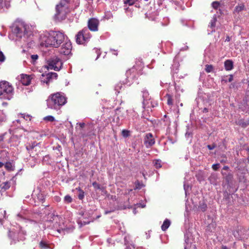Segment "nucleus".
I'll return each instance as SVG.
<instances>
[{"mask_svg":"<svg viewBox=\"0 0 249 249\" xmlns=\"http://www.w3.org/2000/svg\"><path fill=\"white\" fill-rule=\"evenodd\" d=\"M12 35L16 36V40L26 39L32 35L31 27L27 25L24 22L20 20L16 21L11 27Z\"/></svg>","mask_w":249,"mask_h":249,"instance_id":"obj_1","label":"nucleus"},{"mask_svg":"<svg viewBox=\"0 0 249 249\" xmlns=\"http://www.w3.org/2000/svg\"><path fill=\"white\" fill-rule=\"evenodd\" d=\"M65 38L64 33L59 31H51L48 36H44L41 38L40 45L46 47H53L58 48L65 41Z\"/></svg>","mask_w":249,"mask_h":249,"instance_id":"obj_2","label":"nucleus"},{"mask_svg":"<svg viewBox=\"0 0 249 249\" xmlns=\"http://www.w3.org/2000/svg\"><path fill=\"white\" fill-rule=\"evenodd\" d=\"M46 102L48 108L58 111L66 103L67 99L63 93L57 92L51 94Z\"/></svg>","mask_w":249,"mask_h":249,"instance_id":"obj_3","label":"nucleus"},{"mask_svg":"<svg viewBox=\"0 0 249 249\" xmlns=\"http://www.w3.org/2000/svg\"><path fill=\"white\" fill-rule=\"evenodd\" d=\"M14 89L9 82H0V99L10 100L13 96Z\"/></svg>","mask_w":249,"mask_h":249,"instance_id":"obj_4","label":"nucleus"},{"mask_svg":"<svg viewBox=\"0 0 249 249\" xmlns=\"http://www.w3.org/2000/svg\"><path fill=\"white\" fill-rule=\"evenodd\" d=\"M55 14L53 18L56 21H61L66 18L68 6L58 4L55 6Z\"/></svg>","mask_w":249,"mask_h":249,"instance_id":"obj_5","label":"nucleus"},{"mask_svg":"<svg viewBox=\"0 0 249 249\" xmlns=\"http://www.w3.org/2000/svg\"><path fill=\"white\" fill-rule=\"evenodd\" d=\"M91 35L88 28H85L79 31L76 36V42L77 44L85 45L88 42Z\"/></svg>","mask_w":249,"mask_h":249,"instance_id":"obj_6","label":"nucleus"},{"mask_svg":"<svg viewBox=\"0 0 249 249\" xmlns=\"http://www.w3.org/2000/svg\"><path fill=\"white\" fill-rule=\"evenodd\" d=\"M47 65L48 69L58 71L61 69L62 62L59 58L54 56L47 61Z\"/></svg>","mask_w":249,"mask_h":249,"instance_id":"obj_7","label":"nucleus"},{"mask_svg":"<svg viewBox=\"0 0 249 249\" xmlns=\"http://www.w3.org/2000/svg\"><path fill=\"white\" fill-rule=\"evenodd\" d=\"M58 51L60 53L67 55L69 54L71 50L72 46L70 40L66 37V39H65V41L60 45V46L59 47Z\"/></svg>","mask_w":249,"mask_h":249,"instance_id":"obj_8","label":"nucleus"},{"mask_svg":"<svg viewBox=\"0 0 249 249\" xmlns=\"http://www.w3.org/2000/svg\"><path fill=\"white\" fill-rule=\"evenodd\" d=\"M144 144L147 148L153 145L155 143L153 134L151 133H146L144 136Z\"/></svg>","mask_w":249,"mask_h":249,"instance_id":"obj_9","label":"nucleus"},{"mask_svg":"<svg viewBox=\"0 0 249 249\" xmlns=\"http://www.w3.org/2000/svg\"><path fill=\"white\" fill-rule=\"evenodd\" d=\"M99 21L95 18H90L88 21V29L91 31L96 32L98 30Z\"/></svg>","mask_w":249,"mask_h":249,"instance_id":"obj_10","label":"nucleus"},{"mask_svg":"<svg viewBox=\"0 0 249 249\" xmlns=\"http://www.w3.org/2000/svg\"><path fill=\"white\" fill-rule=\"evenodd\" d=\"M142 107L145 108L147 106H149V101L151 100V97L149 96L148 91L145 89H143L142 91Z\"/></svg>","mask_w":249,"mask_h":249,"instance_id":"obj_11","label":"nucleus"},{"mask_svg":"<svg viewBox=\"0 0 249 249\" xmlns=\"http://www.w3.org/2000/svg\"><path fill=\"white\" fill-rule=\"evenodd\" d=\"M125 75L126 78L124 84H128V85H130L135 78L136 72L134 71V70L133 69L129 70L126 71Z\"/></svg>","mask_w":249,"mask_h":249,"instance_id":"obj_12","label":"nucleus"},{"mask_svg":"<svg viewBox=\"0 0 249 249\" xmlns=\"http://www.w3.org/2000/svg\"><path fill=\"white\" fill-rule=\"evenodd\" d=\"M57 74L55 72H49L46 74L45 79H42L41 82L48 85L53 79H56L57 77Z\"/></svg>","mask_w":249,"mask_h":249,"instance_id":"obj_13","label":"nucleus"},{"mask_svg":"<svg viewBox=\"0 0 249 249\" xmlns=\"http://www.w3.org/2000/svg\"><path fill=\"white\" fill-rule=\"evenodd\" d=\"M33 195H36L38 200L43 201L45 200V194L42 192L39 187L36 188V190L33 191Z\"/></svg>","mask_w":249,"mask_h":249,"instance_id":"obj_14","label":"nucleus"},{"mask_svg":"<svg viewBox=\"0 0 249 249\" xmlns=\"http://www.w3.org/2000/svg\"><path fill=\"white\" fill-rule=\"evenodd\" d=\"M20 80L23 85L28 86L31 83V78L30 75L22 74L20 75Z\"/></svg>","mask_w":249,"mask_h":249,"instance_id":"obj_15","label":"nucleus"},{"mask_svg":"<svg viewBox=\"0 0 249 249\" xmlns=\"http://www.w3.org/2000/svg\"><path fill=\"white\" fill-rule=\"evenodd\" d=\"M222 174L223 176L224 179L225 180L226 182L229 184L231 182L232 179V175L229 172H224L222 171Z\"/></svg>","mask_w":249,"mask_h":249,"instance_id":"obj_16","label":"nucleus"},{"mask_svg":"<svg viewBox=\"0 0 249 249\" xmlns=\"http://www.w3.org/2000/svg\"><path fill=\"white\" fill-rule=\"evenodd\" d=\"M224 67L226 71H230L233 68V62L231 60H226L224 62Z\"/></svg>","mask_w":249,"mask_h":249,"instance_id":"obj_17","label":"nucleus"},{"mask_svg":"<svg viewBox=\"0 0 249 249\" xmlns=\"http://www.w3.org/2000/svg\"><path fill=\"white\" fill-rule=\"evenodd\" d=\"M216 21H217L216 16L215 15H214L213 16L212 19H211V22L210 23V25H209V28H210L211 29V30L210 31L211 33L215 32L214 28L215 27V24H216Z\"/></svg>","mask_w":249,"mask_h":249,"instance_id":"obj_18","label":"nucleus"},{"mask_svg":"<svg viewBox=\"0 0 249 249\" xmlns=\"http://www.w3.org/2000/svg\"><path fill=\"white\" fill-rule=\"evenodd\" d=\"M245 10V6L243 3L238 4L234 9V14H239L240 12Z\"/></svg>","mask_w":249,"mask_h":249,"instance_id":"obj_19","label":"nucleus"},{"mask_svg":"<svg viewBox=\"0 0 249 249\" xmlns=\"http://www.w3.org/2000/svg\"><path fill=\"white\" fill-rule=\"evenodd\" d=\"M170 224H171L170 221L168 219H166L164 221L162 225H161V228L162 230L163 231H165L169 228Z\"/></svg>","mask_w":249,"mask_h":249,"instance_id":"obj_20","label":"nucleus"},{"mask_svg":"<svg viewBox=\"0 0 249 249\" xmlns=\"http://www.w3.org/2000/svg\"><path fill=\"white\" fill-rule=\"evenodd\" d=\"M207 208V205L204 201H200L198 205V209L202 212H205Z\"/></svg>","mask_w":249,"mask_h":249,"instance_id":"obj_21","label":"nucleus"},{"mask_svg":"<svg viewBox=\"0 0 249 249\" xmlns=\"http://www.w3.org/2000/svg\"><path fill=\"white\" fill-rule=\"evenodd\" d=\"M233 75L230 74L227 76H224L222 79V81L227 83L228 82H231L233 80Z\"/></svg>","mask_w":249,"mask_h":249,"instance_id":"obj_22","label":"nucleus"},{"mask_svg":"<svg viewBox=\"0 0 249 249\" xmlns=\"http://www.w3.org/2000/svg\"><path fill=\"white\" fill-rule=\"evenodd\" d=\"M4 167L8 171H13L14 170L12 163L10 162H7L5 164Z\"/></svg>","mask_w":249,"mask_h":249,"instance_id":"obj_23","label":"nucleus"},{"mask_svg":"<svg viewBox=\"0 0 249 249\" xmlns=\"http://www.w3.org/2000/svg\"><path fill=\"white\" fill-rule=\"evenodd\" d=\"M154 164L156 168H160L161 167V161L160 160H156L154 161Z\"/></svg>","mask_w":249,"mask_h":249,"instance_id":"obj_24","label":"nucleus"},{"mask_svg":"<svg viewBox=\"0 0 249 249\" xmlns=\"http://www.w3.org/2000/svg\"><path fill=\"white\" fill-rule=\"evenodd\" d=\"M79 191L78 197L80 200H82L84 197V192L81 190L80 188H77Z\"/></svg>","mask_w":249,"mask_h":249,"instance_id":"obj_25","label":"nucleus"},{"mask_svg":"<svg viewBox=\"0 0 249 249\" xmlns=\"http://www.w3.org/2000/svg\"><path fill=\"white\" fill-rule=\"evenodd\" d=\"M123 88V84L122 83H118L115 87V90L116 91L119 93L120 92V90Z\"/></svg>","mask_w":249,"mask_h":249,"instance_id":"obj_26","label":"nucleus"},{"mask_svg":"<svg viewBox=\"0 0 249 249\" xmlns=\"http://www.w3.org/2000/svg\"><path fill=\"white\" fill-rule=\"evenodd\" d=\"M212 6L213 9L217 10L220 6V3L217 1H214L212 2Z\"/></svg>","mask_w":249,"mask_h":249,"instance_id":"obj_27","label":"nucleus"},{"mask_svg":"<svg viewBox=\"0 0 249 249\" xmlns=\"http://www.w3.org/2000/svg\"><path fill=\"white\" fill-rule=\"evenodd\" d=\"M238 124L240 126H241L242 127H245L247 126L249 124L248 122H245V121H244L243 120H240L239 121Z\"/></svg>","mask_w":249,"mask_h":249,"instance_id":"obj_28","label":"nucleus"},{"mask_svg":"<svg viewBox=\"0 0 249 249\" xmlns=\"http://www.w3.org/2000/svg\"><path fill=\"white\" fill-rule=\"evenodd\" d=\"M4 6L8 8L9 6V4L8 3L6 4L3 0H0V9H2Z\"/></svg>","mask_w":249,"mask_h":249,"instance_id":"obj_29","label":"nucleus"},{"mask_svg":"<svg viewBox=\"0 0 249 249\" xmlns=\"http://www.w3.org/2000/svg\"><path fill=\"white\" fill-rule=\"evenodd\" d=\"M64 201L67 203H70L72 201V198L69 195H67L64 197Z\"/></svg>","mask_w":249,"mask_h":249,"instance_id":"obj_30","label":"nucleus"},{"mask_svg":"<svg viewBox=\"0 0 249 249\" xmlns=\"http://www.w3.org/2000/svg\"><path fill=\"white\" fill-rule=\"evenodd\" d=\"M209 180L212 184H215V181L216 180V176L214 175H211L209 177Z\"/></svg>","mask_w":249,"mask_h":249,"instance_id":"obj_31","label":"nucleus"},{"mask_svg":"<svg viewBox=\"0 0 249 249\" xmlns=\"http://www.w3.org/2000/svg\"><path fill=\"white\" fill-rule=\"evenodd\" d=\"M44 120L45 121H49V122H53L54 121V118L51 115L46 116L44 117Z\"/></svg>","mask_w":249,"mask_h":249,"instance_id":"obj_32","label":"nucleus"},{"mask_svg":"<svg viewBox=\"0 0 249 249\" xmlns=\"http://www.w3.org/2000/svg\"><path fill=\"white\" fill-rule=\"evenodd\" d=\"M213 70V67L211 65H206L205 68V71L207 72H211Z\"/></svg>","mask_w":249,"mask_h":249,"instance_id":"obj_33","label":"nucleus"},{"mask_svg":"<svg viewBox=\"0 0 249 249\" xmlns=\"http://www.w3.org/2000/svg\"><path fill=\"white\" fill-rule=\"evenodd\" d=\"M70 2V0H61L59 4L64 5L68 6L69 3Z\"/></svg>","mask_w":249,"mask_h":249,"instance_id":"obj_34","label":"nucleus"},{"mask_svg":"<svg viewBox=\"0 0 249 249\" xmlns=\"http://www.w3.org/2000/svg\"><path fill=\"white\" fill-rule=\"evenodd\" d=\"M167 104L168 105H172L173 104V100L172 96L170 94H167Z\"/></svg>","mask_w":249,"mask_h":249,"instance_id":"obj_35","label":"nucleus"},{"mask_svg":"<svg viewBox=\"0 0 249 249\" xmlns=\"http://www.w3.org/2000/svg\"><path fill=\"white\" fill-rule=\"evenodd\" d=\"M138 0H126L124 3L125 4H128L129 5H132L135 2Z\"/></svg>","mask_w":249,"mask_h":249,"instance_id":"obj_36","label":"nucleus"},{"mask_svg":"<svg viewBox=\"0 0 249 249\" xmlns=\"http://www.w3.org/2000/svg\"><path fill=\"white\" fill-rule=\"evenodd\" d=\"M122 134L124 137H127L129 135V131L127 130L124 129L122 131Z\"/></svg>","mask_w":249,"mask_h":249,"instance_id":"obj_37","label":"nucleus"},{"mask_svg":"<svg viewBox=\"0 0 249 249\" xmlns=\"http://www.w3.org/2000/svg\"><path fill=\"white\" fill-rule=\"evenodd\" d=\"M22 117L25 119L26 120H27L28 119H29V120H31V116L30 115L28 114H21Z\"/></svg>","mask_w":249,"mask_h":249,"instance_id":"obj_38","label":"nucleus"},{"mask_svg":"<svg viewBox=\"0 0 249 249\" xmlns=\"http://www.w3.org/2000/svg\"><path fill=\"white\" fill-rule=\"evenodd\" d=\"M5 59V57L3 53L0 51V62H4Z\"/></svg>","mask_w":249,"mask_h":249,"instance_id":"obj_39","label":"nucleus"},{"mask_svg":"<svg viewBox=\"0 0 249 249\" xmlns=\"http://www.w3.org/2000/svg\"><path fill=\"white\" fill-rule=\"evenodd\" d=\"M35 146L36 145L35 144H32V145L26 146V149L29 152H30V151L33 149Z\"/></svg>","mask_w":249,"mask_h":249,"instance_id":"obj_40","label":"nucleus"},{"mask_svg":"<svg viewBox=\"0 0 249 249\" xmlns=\"http://www.w3.org/2000/svg\"><path fill=\"white\" fill-rule=\"evenodd\" d=\"M243 102H246V106L245 107V109H249V99H248L247 98H244L243 100Z\"/></svg>","mask_w":249,"mask_h":249,"instance_id":"obj_41","label":"nucleus"},{"mask_svg":"<svg viewBox=\"0 0 249 249\" xmlns=\"http://www.w3.org/2000/svg\"><path fill=\"white\" fill-rule=\"evenodd\" d=\"M219 167H220V164L219 163L213 164L212 165L213 169L215 171L219 169Z\"/></svg>","mask_w":249,"mask_h":249,"instance_id":"obj_42","label":"nucleus"},{"mask_svg":"<svg viewBox=\"0 0 249 249\" xmlns=\"http://www.w3.org/2000/svg\"><path fill=\"white\" fill-rule=\"evenodd\" d=\"M93 186L97 189H100V185L99 184L97 183L96 182H94L92 183Z\"/></svg>","mask_w":249,"mask_h":249,"instance_id":"obj_43","label":"nucleus"},{"mask_svg":"<svg viewBox=\"0 0 249 249\" xmlns=\"http://www.w3.org/2000/svg\"><path fill=\"white\" fill-rule=\"evenodd\" d=\"M234 237H235L236 238H238V239H240V238H241V237L240 236V235L239 234V232H238V231H234L233 233Z\"/></svg>","mask_w":249,"mask_h":249,"instance_id":"obj_44","label":"nucleus"},{"mask_svg":"<svg viewBox=\"0 0 249 249\" xmlns=\"http://www.w3.org/2000/svg\"><path fill=\"white\" fill-rule=\"evenodd\" d=\"M6 211H3V218L0 217V223H1V224H2V223H3V219H5V218H6Z\"/></svg>","mask_w":249,"mask_h":249,"instance_id":"obj_45","label":"nucleus"},{"mask_svg":"<svg viewBox=\"0 0 249 249\" xmlns=\"http://www.w3.org/2000/svg\"><path fill=\"white\" fill-rule=\"evenodd\" d=\"M39 246H40V247H41L42 248H47V244L44 242H43V241H41L40 242Z\"/></svg>","mask_w":249,"mask_h":249,"instance_id":"obj_46","label":"nucleus"},{"mask_svg":"<svg viewBox=\"0 0 249 249\" xmlns=\"http://www.w3.org/2000/svg\"><path fill=\"white\" fill-rule=\"evenodd\" d=\"M38 58V56L37 54H33L31 55V58L33 61H36Z\"/></svg>","mask_w":249,"mask_h":249,"instance_id":"obj_47","label":"nucleus"},{"mask_svg":"<svg viewBox=\"0 0 249 249\" xmlns=\"http://www.w3.org/2000/svg\"><path fill=\"white\" fill-rule=\"evenodd\" d=\"M216 147V145L214 144L212 145H208L207 147L209 150H213Z\"/></svg>","mask_w":249,"mask_h":249,"instance_id":"obj_48","label":"nucleus"},{"mask_svg":"<svg viewBox=\"0 0 249 249\" xmlns=\"http://www.w3.org/2000/svg\"><path fill=\"white\" fill-rule=\"evenodd\" d=\"M94 50H95V53H97V57H96V59H97L99 58V57L100 56L101 53H100V51L99 50H98L97 49H94Z\"/></svg>","mask_w":249,"mask_h":249,"instance_id":"obj_49","label":"nucleus"},{"mask_svg":"<svg viewBox=\"0 0 249 249\" xmlns=\"http://www.w3.org/2000/svg\"><path fill=\"white\" fill-rule=\"evenodd\" d=\"M10 187V185L8 182H5L4 183V185L3 186V188L4 189H8Z\"/></svg>","mask_w":249,"mask_h":249,"instance_id":"obj_50","label":"nucleus"},{"mask_svg":"<svg viewBox=\"0 0 249 249\" xmlns=\"http://www.w3.org/2000/svg\"><path fill=\"white\" fill-rule=\"evenodd\" d=\"M192 136V133L191 132H189L188 130L186 131L185 133V137L186 138H189V137Z\"/></svg>","mask_w":249,"mask_h":249,"instance_id":"obj_51","label":"nucleus"},{"mask_svg":"<svg viewBox=\"0 0 249 249\" xmlns=\"http://www.w3.org/2000/svg\"><path fill=\"white\" fill-rule=\"evenodd\" d=\"M189 49V47L188 46L186 45L184 47H182L181 48H180V51H187Z\"/></svg>","mask_w":249,"mask_h":249,"instance_id":"obj_52","label":"nucleus"},{"mask_svg":"<svg viewBox=\"0 0 249 249\" xmlns=\"http://www.w3.org/2000/svg\"><path fill=\"white\" fill-rule=\"evenodd\" d=\"M229 169V167L228 166H224L223 167L222 170H225L228 172V170Z\"/></svg>","mask_w":249,"mask_h":249,"instance_id":"obj_53","label":"nucleus"},{"mask_svg":"<svg viewBox=\"0 0 249 249\" xmlns=\"http://www.w3.org/2000/svg\"><path fill=\"white\" fill-rule=\"evenodd\" d=\"M79 125L81 128H83L85 125V124L84 123H79Z\"/></svg>","mask_w":249,"mask_h":249,"instance_id":"obj_54","label":"nucleus"},{"mask_svg":"<svg viewBox=\"0 0 249 249\" xmlns=\"http://www.w3.org/2000/svg\"><path fill=\"white\" fill-rule=\"evenodd\" d=\"M110 51L112 53L115 55H117L118 53L116 52V51L113 50L112 49H110Z\"/></svg>","mask_w":249,"mask_h":249,"instance_id":"obj_55","label":"nucleus"},{"mask_svg":"<svg viewBox=\"0 0 249 249\" xmlns=\"http://www.w3.org/2000/svg\"><path fill=\"white\" fill-rule=\"evenodd\" d=\"M202 112H203V113H207V112H208V108H206V107H204V108H203V110H202Z\"/></svg>","mask_w":249,"mask_h":249,"instance_id":"obj_56","label":"nucleus"},{"mask_svg":"<svg viewBox=\"0 0 249 249\" xmlns=\"http://www.w3.org/2000/svg\"><path fill=\"white\" fill-rule=\"evenodd\" d=\"M221 249H230L228 248L226 246L222 245L221 248Z\"/></svg>","mask_w":249,"mask_h":249,"instance_id":"obj_57","label":"nucleus"},{"mask_svg":"<svg viewBox=\"0 0 249 249\" xmlns=\"http://www.w3.org/2000/svg\"><path fill=\"white\" fill-rule=\"evenodd\" d=\"M218 10H219V14H220V15H222V14H223L222 10H221L220 9H219Z\"/></svg>","mask_w":249,"mask_h":249,"instance_id":"obj_58","label":"nucleus"},{"mask_svg":"<svg viewBox=\"0 0 249 249\" xmlns=\"http://www.w3.org/2000/svg\"><path fill=\"white\" fill-rule=\"evenodd\" d=\"M3 165H4V164L2 162H0V168L2 167Z\"/></svg>","mask_w":249,"mask_h":249,"instance_id":"obj_59","label":"nucleus"},{"mask_svg":"<svg viewBox=\"0 0 249 249\" xmlns=\"http://www.w3.org/2000/svg\"><path fill=\"white\" fill-rule=\"evenodd\" d=\"M137 185H138V186H137L136 188H140V186H140L139 183H138Z\"/></svg>","mask_w":249,"mask_h":249,"instance_id":"obj_60","label":"nucleus"},{"mask_svg":"<svg viewBox=\"0 0 249 249\" xmlns=\"http://www.w3.org/2000/svg\"><path fill=\"white\" fill-rule=\"evenodd\" d=\"M226 41H230V38H229V37H227V38H226Z\"/></svg>","mask_w":249,"mask_h":249,"instance_id":"obj_61","label":"nucleus"},{"mask_svg":"<svg viewBox=\"0 0 249 249\" xmlns=\"http://www.w3.org/2000/svg\"><path fill=\"white\" fill-rule=\"evenodd\" d=\"M110 213V211H106V212H105V213H106V214H107V213Z\"/></svg>","mask_w":249,"mask_h":249,"instance_id":"obj_62","label":"nucleus"},{"mask_svg":"<svg viewBox=\"0 0 249 249\" xmlns=\"http://www.w3.org/2000/svg\"><path fill=\"white\" fill-rule=\"evenodd\" d=\"M51 216H53L54 217H56V216L54 214H51Z\"/></svg>","mask_w":249,"mask_h":249,"instance_id":"obj_63","label":"nucleus"},{"mask_svg":"<svg viewBox=\"0 0 249 249\" xmlns=\"http://www.w3.org/2000/svg\"><path fill=\"white\" fill-rule=\"evenodd\" d=\"M1 152L5 153V154H6V152L5 151H2Z\"/></svg>","mask_w":249,"mask_h":249,"instance_id":"obj_64","label":"nucleus"}]
</instances>
